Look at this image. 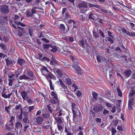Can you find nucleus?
Returning a JSON list of instances; mask_svg holds the SVG:
<instances>
[{"label": "nucleus", "mask_w": 135, "mask_h": 135, "mask_svg": "<svg viewBox=\"0 0 135 135\" xmlns=\"http://www.w3.org/2000/svg\"><path fill=\"white\" fill-rule=\"evenodd\" d=\"M41 71L43 75L48 80L49 79H52L53 77L52 74L50 72L47 68L45 66H43L41 69Z\"/></svg>", "instance_id": "nucleus-1"}, {"label": "nucleus", "mask_w": 135, "mask_h": 135, "mask_svg": "<svg viewBox=\"0 0 135 135\" xmlns=\"http://www.w3.org/2000/svg\"><path fill=\"white\" fill-rule=\"evenodd\" d=\"M71 58L73 62V69L75 70V71L77 73L80 74V71H81V69L78 66V62L74 59L73 56H71Z\"/></svg>", "instance_id": "nucleus-2"}, {"label": "nucleus", "mask_w": 135, "mask_h": 135, "mask_svg": "<svg viewBox=\"0 0 135 135\" xmlns=\"http://www.w3.org/2000/svg\"><path fill=\"white\" fill-rule=\"evenodd\" d=\"M26 13V16L27 17H30L32 16L34 14V16L35 17L36 19H38L39 18V14L37 13H35V10L33 9L31 11L29 10H27Z\"/></svg>", "instance_id": "nucleus-3"}, {"label": "nucleus", "mask_w": 135, "mask_h": 135, "mask_svg": "<svg viewBox=\"0 0 135 135\" xmlns=\"http://www.w3.org/2000/svg\"><path fill=\"white\" fill-rule=\"evenodd\" d=\"M7 65V66H11L13 65L15 63V61L10 58H7L5 59Z\"/></svg>", "instance_id": "nucleus-4"}, {"label": "nucleus", "mask_w": 135, "mask_h": 135, "mask_svg": "<svg viewBox=\"0 0 135 135\" xmlns=\"http://www.w3.org/2000/svg\"><path fill=\"white\" fill-rule=\"evenodd\" d=\"M13 126V122H12L11 121L7 123L5 125L6 129L8 131L12 129Z\"/></svg>", "instance_id": "nucleus-5"}, {"label": "nucleus", "mask_w": 135, "mask_h": 135, "mask_svg": "<svg viewBox=\"0 0 135 135\" xmlns=\"http://www.w3.org/2000/svg\"><path fill=\"white\" fill-rule=\"evenodd\" d=\"M1 11L4 13H7L8 12V6L7 5H3L1 6Z\"/></svg>", "instance_id": "nucleus-6"}, {"label": "nucleus", "mask_w": 135, "mask_h": 135, "mask_svg": "<svg viewBox=\"0 0 135 135\" xmlns=\"http://www.w3.org/2000/svg\"><path fill=\"white\" fill-rule=\"evenodd\" d=\"M71 107L73 113L77 112L79 111V110H78V107L74 103H71Z\"/></svg>", "instance_id": "nucleus-7"}, {"label": "nucleus", "mask_w": 135, "mask_h": 135, "mask_svg": "<svg viewBox=\"0 0 135 135\" xmlns=\"http://www.w3.org/2000/svg\"><path fill=\"white\" fill-rule=\"evenodd\" d=\"M103 108V107L102 105H100L99 106L95 107H94L93 110L94 112H99L102 110Z\"/></svg>", "instance_id": "nucleus-8"}, {"label": "nucleus", "mask_w": 135, "mask_h": 135, "mask_svg": "<svg viewBox=\"0 0 135 135\" xmlns=\"http://www.w3.org/2000/svg\"><path fill=\"white\" fill-rule=\"evenodd\" d=\"M36 122L38 123L41 124L44 120L43 118L40 116L37 117L36 118Z\"/></svg>", "instance_id": "nucleus-9"}, {"label": "nucleus", "mask_w": 135, "mask_h": 135, "mask_svg": "<svg viewBox=\"0 0 135 135\" xmlns=\"http://www.w3.org/2000/svg\"><path fill=\"white\" fill-rule=\"evenodd\" d=\"M97 15L95 14H93L91 12L89 13V15L88 18L89 19L94 20L97 17Z\"/></svg>", "instance_id": "nucleus-10"}, {"label": "nucleus", "mask_w": 135, "mask_h": 135, "mask_svg": "<svg viewBox=\"0 0 135 135\" xmlns=\"http://www.w3.org/2000/svg\"><path fill=\"white\" fill-rule=\"evenodd\" d=\"M76 112L73 113V120L74 122H78L80 121V118H79L76 115Z\"/></svg>", "instance_id": "nucleus-11"}, {"label": "nucleus", "mask_w": 135, "mask_h": 135, "mask_svg": "<svg viewBox=\"0 0 135 135\" xmlns=\"http://www.w3.org/2000/svg\"><path fill=\"white\" fill-rule=\"evenodd\" d=\"M12 93L6 95L5 92H2V96L5 98H9L12 95Z\"/></svg>", "instance_id": "nucleus-12"}, {"label": "nucleus", "mask_w": 135, "mask_h": 135, "mask_svg": "<svg viewBox=\"0 0 135 135\" xmlns=\"http://www.w3.org/2000/svg\"><path fill=\"white\" fill-rule=\"evenodd\" d=\"M131 73V71L130 70H126L124 72V74L127 77L129 76Z\"/></svg>", "instance_id": "nucleus-13"}, {"label": "nucleus", "mask_w": 135, "mask_h": 135, "mask_svg": "<svg viewBox=\"0 0 135 135\" xmlns=\"http://www.w3.org/2000/svg\"><path fill=\"white\" fill-rule=\"evenodd\" d=\"M21 96L23 99L24 100H25L27 98V93L25 91L22 92L21 93Z\"/></svg>", "instance_id": "nucleus-14"}, {"label": "nucleus", "mask_w": 135, "mask_h": 135, "mask_svg": "<svg viewBox=\"0 0 135 135\" xmlns=\"http://www.w3.org/2000/svg\"><path fill=\"white\" fill-rule=\"evenodd\" d=\"M70 88L71 90L73 91H75L77 89H78L76 85L74 83L71 86H70Z\"/></svg>", "instance_id": "nucleus-15"}, {"label": "nucleus", "mask_w": 135, "mask_h": 135, "mask_svg": "<svg viewBox=\"0 0 135 135\" xmlns=\"http://www.w3.org/2000/svg\"><path fill=\"white\" fill-rule=\"evenodd\" d=\"M51 95L54 99L57 100H58V98L57 95L54 91H52L51 92Z\"/></svg>", "instance_id": "nucleus-16"}, {"label": "nucleus", "mask_w": 135, "mask_h": 135, "mask_svg": "<svg viewBox=\"0 0 135 135\" xmlns=\"http://www.w3.org/2000/svg\"><path fill=\"white\" fill-rule=\"evenodd\" d=\"M55 119L56 120V122H57L58 124H60L63 123L61 118L59 117L57 118L55 117Z\"/></svg>", "instance_id": "nucleus-17"}, {"label": "nucleus", "mask_w": 135, "mask_h": 135, "mask_svg": "<svg viewBox=\"0 0 135 135\" xmlns=\"http://www.w3.org/2000/svg\"><path fill=\"white\" fill-rule=\"evenodd\" d=\"M92 95L93 97V100H97V97H98L97 93L95 92H93L92 94Z\"/></svg>", "instance_id": "nucleus-18"}, {"label": "nucleus", "mask_w": 135, "mask_h": 135, "mask_svg": "<svg viewBox=\"0 0 135 135\" xmlns=\"http://www.w3.org/2000/svg\"><path fill=\"white\" fill-rule=\"evenodd\" d=\"M56 73L58 76L61 77L63 75V74L62 71L60 69H57L56 71Z\"/></svg>", "instance_id": "nucleus-19"}, {"label": "nucleus", "mask_w": 135, "mask_h": 135, "mask_svg": "<svg viewBox=\"0 0 135 135\" xmlns=\"http://www.w3.org/2000/svg\"><path fill=\"white\" fill-rule=\"evenodd\" d=\"M25 62V61L22 59H19L17 61V63L19 64L20 66L23 65Z\"/></svg>", "instance_id": "nucleus-20"}, {"label": "nucleus", "mask_w": 135, "mask_h": 135, "mask_svg": "<svg viewBox=\"0 0 135 135\" xmlns=\"http://www.w3.org/2000/svg\"><path fill=\"white\" fill-rule=\"evenodd\" d=\"M15 127L17 128H20L22 127V125L21 122H17L16 124Z\"/></svg>", "instance_id": "nucleus-21"}, {"label": "nucleus", "mask_w": 135, "mask_h": 135, "mask_svg": "<svg viewBox=\"0 0 135 135\" xmlns=\"http://www.w3.org/2000/svg\"><path fill=\"white\" fill-rule=\"evenodd\" d=\"M80 7L86 8L87 6V4L85 2H83L79 4Z\"/></svg>", "instance_id": "nucleus-22"}, {"label": "nucleus", "mask_w": 135, "mask_h": 135, "mask_svg": "<svg viewBox=\"0 0 135 135\" xmlns=\"http://www.w3.org/2000/svg\"><path fill=\"white\" fill-rule=\"evenodd\" d=\"M19 79L20 80L25 79L26 80L29 79V78L25 75H23L22 76L21 75L20 76Z\"/></svg>", "instance_id": "nucleus-23"}, {"label": "nucleus", "mask_w": 135, "mask_h": 135, "mask_svg": "<svg viewBox=\"0 0 135 135\" xmlns=\"http://www.w3.org/2000/svg\"><path fill=\"white\" fill-rule=\"evenodd\" d=\"M68 21H66V22H67L69 24H70L71 25H75V22L72 20H68Z\"/></svg>", "instance_id": "nucleus-24"}, {"label": "nucleus", "mask_w": 135, "mask_h": 135, "mask_svg": "<svg viewBox=\"0 0 135 135\" xmlns=\"http://www.w3.org/2000/svg\"><path fill=\"white\" fill-rule=\"evenodd\" d=\"M27 75L30 77H32L33 76V72L30 71H28L27 72Z\"/></svg>", "instance_id": "nucleus-25"}, {"label": "nucleus", "mask_w": 135, "mask_h": 135, "mask_svg": "<svg viewBox=\"0 0 135 135\" xmlns=\"http://www.w3.org/2000/svg\"><path fill=\"white\" fill-rule=\"evenodd\" d=\"M89 6L90 7H95L98 8H99L100 7V6L99 5L93 4L90 3H89Z\"/></svg>", "instance_id": "nucleus-26"}, {"label": "nucleus", "mask_w": 135, "mask_h": 135, "mask_svg": "<svg viewBox=\"0 0 135 135\" xmlns=\"http://www.w3.org/2000/svg\"><path fill=\"white\" fill-rule=\"evenodd\" d=\"M14 79H8V84L10 86H12L13 84V82L14 80Z\"/></svg>", "instance_id": "nucleus-27"}, {"label": "nucleus", "mask_w": 135, "mask_h": 135, "mask_svg": "<svg viewBox=\"0 0 135 135\" xmlns=\"http://www.w3.org/2000/svg\"><path fill=\"white\" fill-rule=\"evenodd\" d=\"M47 80L49 82L50 88V89L51 90H54V88L52 86V83L51 80L49 79H48V80Z\"/></svg>", "instance_id": "nucleus-28"}, {"label": "nucleus", "mask_w": 135, "mask_h": 135, "mask_svg": "<svg viewBox=\"0 0 135 135\" xmlns=\"http://www.w3.org/2000/svg\"><path fill=\"white\" fill-rule=\"evenodd\" d=\"M27 102L28 103L31 104L34 103V101L33 99H27Z\"/></svg>", "instance_id": "nucleus-29"}, {"label": "nucleus", "mask_w": 135, "mask_h": 135, "mask_svg": "<svg viewBox=\"0 0 135 135\" xmlns=\"http://www.w3.org/2000/svg\"><path fill=\"white\" fill-rule=\"evenodd\" d=\"M65 81L67 84L69 85H70L71 83V81L69 78L66 79Z\"/></svg>", "instance_id": "nucleus-30"}, {"label": "nucleus", "mask_w": 135, "mask_h": 135, "mask_svg": "<svg viewBox=\"0 0 135 135\" xmlns=\"http://www.w3.org/2000/svg\"><path fill=\"white\" fill-rule=\"evenodd\" d=\"M57 126L58 130L61 132L62 131L63 129L62 126L58 124H57Z\"/></svg>", "instance_id": "nucleus-31"}, {"label": "nucleus", "mask_w": 135, "mask_h": 135, "mask_svg": "<svg viewBox=\"0 0 135 135\" xmlns=\"http://www.w3.org/2000/svg\"><path fill=\"white\" fill-rule=\"evenodd\" d=\"M117 90L118 92V95L121 97L122 96V93L120 90V89L119 88H117Z\"/></svg>", "instance_id": "nucleus-32"}, {"label": "nucleus", "mask_w": 135, "mask_h": 135, "mask_svg": "<svg viewBox=\"0 0 135 135\" xmlns=\"http://www.w3.org/2000/svg\"><path fill=\"white\" fill-rule=\"evenodd\" d=\"M28 111L29 112H31L34 109V106H29L28 108Z\"/></svg>", "instance_id": "nucleus-33"}, {"label": "nucleus", "mask_w": 135, "mask_h": 135, "mask_svg": "<svg viewBox=\"0 0 135 135\" xmlns=\"http://www.w3.org/2000/svg\"><path fill=\"white\" fill-rule=\"evenodd\" d=\"M15 22V23L17 25H20L22 27H25L26 26V25H25L20 22Z\"/></svg>", "instance_id": "nucleus-34"}, {"label": "nucleus", "mask_w": 135, "mask_h": 135, "mask_svg": "<svg viewBox=\"0 0 135 135\" xmlns=\"http://www.w3.org/2000/svg\"><path fill=\"white\" fill-rule=\"evenodd\" d=\"M65 19L68 20L70 18L69 14L67 12L65 13Z\"/></svg>", "instance_id": "nucleus-35"}, {"label": "nucleus", "mask_w": 135, "mask_h": 135, "mask_svg": "<svg viewBox=\"0 0 135 135\" xmlns=\"http://www.w3.org/2000/svg\"><path fill=\"white\" fill-rule=\"evenodd\" d=\"M44 127L45 129L47 130L49 129H51V126L50 124V125H46L44 126Z\"/></svg>", "instance_id": "nucleus-36"}, {"label": "nucleus", "mask_w": 135, "mask_h": 135, "mask_svg": "<svg viewBox=\"0 0 135 135\" xmlns=\"http://www.w3.org/2000/svg\"><path fill=\"white\" fill-rule=\"evenodd\" d=\"M50 45L47 44H44L43 45V47L44 49H47L48 48Z\"/></svg>", "instance_id": "nucleus-37"}, {"label": "nucleus", "mask_w": 135, "mask_h": 135, "mask_svg": "<svg viewBox=\"0 0 135 135\" xmlns=\"http://www.w3.org/2000/svg\"><path fill=\"white\" fill-rule=\"evenodd\" d=\"M42 116L45 118L47 119L49 118L50 115L47 114H42Z\"/></svg>", "instance_id": "nucleus-38"}, {"label": "nucleus", "mask_w": 135, "mask_h": 135, "mask_svg": "<svg viewBox=\"0 0 135 135\" xmlns=\"http://www.w3.org/2000/svg\"><path fill=\"white\" fill-rule=\"evenodd\" d=\"M76 95L78 97H80L81 95V92L77 90L76 92Z\"/></svg>", "instance_id": "nucleus-39"}, {"label": "nucleus", "mask_w": 135, "mask_h": 135, "mask_svg": "<svg viewBox=\"0 0 135 135\" xmlns=\"http://www.w3.org/2000/svg\"><path fill=\"white\" fill-rule=\"evenodd\" d=\"M60 28L62 31H64L65 30V26L63 24H60Z\"/></svg>", "instance_id": "nucleus-40"}, {"label": "nucleus", "mask_w": 135, "mask_h": 135, "mask_svg": "<svg viewBox=\"0 0 135 135\" xmlns=\"http://www.w3.org/2000/svg\"><path fill=\"white\" fill-rule=\"evenodd\" d=\"M101 61L102 60L103 62H105L106 63L108 62V60L107 59H105L104 56H101Z\"/></svg>", "instance_id": "nucleus-41"}, {"label": "nucleus", "mask_w": 135, "mask_h": 135, "mask_svg": "<svg viewBox=\"0 0 135 135\" xmlns=\"http://www.w3.org/2000/svg\"><path fill=\"white\" fill-rule=\"evenodd\" d=\"M15 75L12 74H10L8 75L9 79H14Z\"/></svg>", "instance_id": "nucleus-42"}, {"label": "nucleus", "mask_w": 135, "mask_h": 135, "mask_svg": "<svg viewBox=\"0 0 135 135\" xmlns=\"http://www.w3.org/2000/svg\"><path fill=\"white\" fill-rule=\"evenodd\" d=\"M9 24L11 26L15 28H16V26L13 23V20H10Z\"/></svg>", "instance_id": "nucleus-43"}, {"label": "nucleus", "mask_w": 135, "mask_h": 135, "mask_svg": "<svg viewBox=\"0 0 135 135\" xmlns=\"http://www.w3.org/2000/svg\"><path fill=\"white\" fill-rule=\"evenodd\" d=\"M41 60L43 61H46L47 62H49L50 61L49 59L48 58L45 57H43L41 59Z\"/></svg>", "instance_id": "nucleus-44"}, {"label": "nucleus", "mask_w": 135, "mask_h": 135, "mask_svg": "<svg viewBox=\"0 0 135 135\" xmlns=\"http://www.w3.org/2000/svg\"><path fill=\"white\" fill-rule=\"evenodd\" d=\"M56 12V9L54 8V9H52L51 10L50 14L52 15V16L53 14L55 13Z\"/></svg>", "instance_id": "nucleus-45"}, {"label": "nucleus", "mask_w": 135, "mask_h": 135, "mask_svg": "<svg viewBox=\"0 0 135 135\" xmlns=\"http://www.w3.org/2000/svg\"><path fill=\"white\" fill-rule=\"evenodd\" d=\"M133 102V99L132 98H130L129 100L128 104L132 105Z\"/></svg>", "instance_id": "nucleus-46"}, {"label": "nucleus", "mask_w": 135, "mask_h": 135, "mask_svg": "<svg viewBox=\"0 0 135 135\" xmlns=\"http://www.w3.org/2000/svg\"><path fill=\"white\" fill-rule=\"evenodd\" d=\"M0 46L2 48V49L4 50H6V48L4 44H0Z\"/></svg>", "instance_id": "nucleus-47"}, {"label": "nucleus", "mask_w": 135, "mask_h": 135, "mask_svg": "<svg viewBox=\"0 0 135 135\" xmlns=\"http://www.w3.org/2000/svg\"><path fill=\"white\" fill-rule=\"evenodd\" d=\"M22 109H21V112L20 114L19 115L18 117V119L20 120H21L22 118Z\"/></svg>", "instance_id": "nucleus-48"}, {"label": "nucleus", "mask_w": 135, "mask_h": 135, "mask_svg": "<svg viewBox=\"0 0 135 135\" xmlns=\"http://www.w3.org/2000/svg\"><path fill=\"white\" fill-rule=\"evenodd\" d=\"M78 28V25L77 24L73 26L72 30H76V29H77Z\"/></svg>", "instance_id": "nucleus-49"}, {"label": "nucleus", "mask_w": 135, "mask_h": 135, "mask_svg": "<svg viewBox=\"0 0 135 135\" xmlns=\"http://www.w3.org/2000/svg\"><path fill=\"white\" fill-rule=\"evenodd\" d=\"M97 61L99 62H100L101 61V56H98L97 57Z\"/></svg>", "instance_id": "nucleus-50"}, {"label": "nucleus", "mask_w": 135, "mask_h": 135, "mask_svg": "<svg viewBox=\"0 0 135 135\" xmlns=\"http://www.w3.org/2000/svg\"><path fill=\"white\" fill-rule=\"evenodd\" d=\"M67 47H68L67 46H64L63 47V49L64 52H67L69 51L68 50L66 49Z\"/></svg>", "instance_id": "nucleus-51"}, {"label": "nucleus", "mask_w": 135, "mask_h": 135, "mask_svg": "<svg viewBox=\"0 0 135 135\" xmlns=\"http://www.w3.org/2000/svg\"><path fill=\"white\" fill-rule=\"evenodd\" d=\"M50 104L48 105L47 106V108L48 110L51 113L52 112V109H51Z\"/></svg>", "instance_id": "nucleus-52"}, {"label": "nucleus", "mask_w": 135, "mask_h": 135, "mask_svg": "<svg viewBox=\"0 0 135 135\" xmlns=\"http://www.w3.org/2000/svg\"><path fill=\"white\" fill-rule=\"evenodd\" d=\"M2 86H0V88L2 90H3V92H5L4 91L6 90V89L5 88L4 86V85H2Z\"/></svg>", "instance_id": "nucleus-53"}, {"label": "nucleus", "mask_w": 135, "mask_h": 135, "mask_svg": "<svg viewBox=\"0 0 135 135\" xmlns=\"http://www.w3.org/2000/svg\"><path fill=\"white\" fill-rule=\"evenodd\" d=\"M65 93L68 95H71V93L70 91L65 90Z\"/></svg>", "instance_id": "nucleus-54"}, {"label": "nucleus", "mask_w": 135, "mask_h": 135, "mask_svg": "<svg viewBox=\"0 0 135 135\" xmlns=\"http://www.w3.org/2000/svg\"><path fill=\"white\" fill-rule=\"evenodd\" d=\"M15 73L16 74V77L17 78L18 75L21 74V71H16Z\"/></svg>", "instance_id": "nucleus-55"}, {"label": "nucleus", "mask_w": 135, "mask_h": 135, "mask_svg": "<svg viewBox=\"0 0 135 135\" xmlns=\"http://www.w3.org/2000/svg\"><path fill=\"white\" fill-rule=\"evenodd\" d=\"M11 108V106H9L8 107H5V109L9 113L10 112V111L9 110V109Z\"/></svg>", "instance_id": "nucleus-56"}, {"label": "nucleus", "mask_w": 135, "mask_h": 135, "mask_svg": "<svg viewBox=\"0 0 135 135\" xmlns=\"http://www.w3.org/2000/svg\"><path fill=\"white\" fill-rule=\"evenodd\" d=\"M49 102L52 104H55L56 103V101L53 99H51L49 100Z\"/></svg>", "instance_id": "nucleus-57"}, {"label": "nucleus", "mask_w": 135, "mask_h": 135, "mask_svg": "<svg viewBox=\"0 0 135 135\" xmlns=\"http://www.w3.org/2000/svg\"><path fill=\"white\" fill-rule=\"evenodd\" d=\"M21 105L20 104L19 105H16V106H15V108L17 109V110H18V109H20V108H21V109H22L21 108Z\"/></svg>", "instance_id": "nucleus-58"}, {"label": "nucleus", "mask_w": 135, "mask_h": 135, "mask_svg": "<svg viewBox=\"0 0 135 135\" xmlns=\"http://www.w3.org/2000/svg\"><path fill=\"white\" fill-rule=\"evenodd\" d=\"M41 40L46 43L49 42V40L46 38H42Z\"/></svg>", "instance_id": "nucleus-59"}, {"label": "nucleus", "mask_w": 135, "mask_h": 135, "mask_svg": "<svg viewBox=\"0 0 135 135\" xmlns=\"http://www.w3.org/2000/svg\"><path fill=\"white\" fill-rule=\"evenodd\" d=\"M108 40L112 44L113 43V41L112 38L109 37H108L107 38Z\"/></svg>", "instance_id": "nucleus-60"}, {"label": "nucleus", "mask_w": 135, "mask_h": 135, "mask_svg": "<svg viewBox=\"0 0 135 135\" xmlns=\"http://www.w3.org/2000/svg\"><path fill=\"white\" fill-rule=\"evenodd\" d=\"M106 105L108 107H111L112 106V104L110 103L106 102Z\"/></svg>", "instance_id": "nucleus-61"}, {"label": "nucleus", "mask_w": 135, "mask_h": 135, "mask_svg": "<svg viewBox=\"0 0 135 135\" xmlns=\"http://www.w3.org/2000/svg\"><path fill=\"white\" fill-rule=\"evenodd\" d=\"M109 113V111L108 110L105 109L104 110V111L103 112V113L104 115H106Z\"/></svg>", "instance_id": "nucleus-62"}, {"label": "nucleus", "mask_w": 135, "mask_h": 135, "mask_svg": "<svg viewBox=\"0 0 135 135\" xmlns=\"http://www.w3.org/2000/svg\"><path fill=\"white\" fill-rule=\"evenodd\" d=\"M28 120V118L27 117L24 118L23 119V121L25 123H27V121Z\"/></svg>", "instance_id": "nucleus-63"}, {"label": "nucleus", "mask_w": 135, "mask_h": 135, "mask_svg": "<svg viewBox=\"0 0 135 135\" xmlns=\"http://www.w3.org/2000/svg\"><path fill=\"white\" fill-rule=\"evenodd\" d=\"M93 35L96 38H97L99 37L98 34L95 32H93Z\"/></svg>", "instance_id": "nucleus-64"}]
</instances>
